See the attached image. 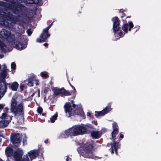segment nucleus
Listing matches in <instances>:
<instances>
[{"label":"nucleus","instance_id":"f257e3e1","mask_svg":"<svg viewBox=\"0 0 161 161\" xmlns=\"http://www.w3.org/2000/svg\"><path fill=\"white\" fill-rule=\"evenodd\" d=\"M21 0H8L6 2L0 1V5L6 7L4 12H1L0 10V24H3L5 25H13L16 23L18 20L19 17H14L10 14V11L14 14H18L22 10L23 6H21L18 3Z\"/></svg>","mask_w":161,"mask_h":161},{"label":"nucleus","instance_id":"f03ea898","mask_svg":"<svg viewBox=\"0 0 161 161\" xmlns=\"http://www.w3.org/2000/svg\"><path fill=\"white\" fill-rule=\"evenodd\" d=\"M95 142L92 140H88L84 143L77 150L79 153L85 158L94 159L93 154L95 147Z\"/></svg>","mask_w":161,"mask_h":161},{"label":"nucleus","instance_id":"7ed1b4c3","mask_svg":"<svg viewBox=\"0 0 161 161\" xmlns=\"http://www.w3.org/2000/svg\"><path fill=\"white\" fill-rule=\"evenodd\" d=\"M86 132V128L84 126L80 125H75L68 130H65L64 133H62L61 134V138H66L69 136H75L83 135Z\"/></svg>","mask_w":161,"mask_h":161},{"label":"nucleus","instance_id":"20e7f679","mask_svg":"<svg viewBox=\"0 0 161 161\" xmlns=\"http://www.w3.org/2000/svg\"><path fill=\"white\" fill-rule=\"evenodd\" d=\"M17 97L16 95L12 97L11 103V110L15 116L23 115L24 103L23 102H21L17 105Z\"/></svg>","mask_w":161,"mask_h":161},{"label":"nucleus","instance_id":"39448f33","mask_svg":"<svg viewBox=\"0 0 161 161\" xmlns=\"http://www.w3.org/2000/svg\"><path fill=\"white\" fill-rule=\"evenodd\" d=\"M10 141L15 147H18L21 144V140L19 133H11Z\"/></svg>","mask_w":161,"mask_h":161},{"label":"nucleus","instance_id":"423d86ee","mask_svg":"<svg viewBox=\"0 0 161 161\" xmlns=\"http://www.w3.org/2000/svg\"><path fill=\"white\" fill-rule=\"evenodd\" d=\"M112 20L113 23V28L114 31L115 33L114 35L116 37L117 36L118 37V38H119L121 36H123L122 35V33L121 32H119V34L116 33L119 30V25L120 20L117 17H115L113 18L112 19Z\"/></svg>","mask_w":161,"mask_h":161},{"label":"nucleus","instance_id":"0eeeda50","mask_svg":"<svg viewBox=\"0 0 161 161\" xmlns=\"http://www.w3.org/2000/svg\"><path fill=\"white\" fill-rule=\"evenodd\" d=\"M113 141V143H108L107 146L108 147H110L111 146L110 150H111V153L114 154V150L115 151V153L116 155H118V149L120 147V144H119V142L120 140L118 141H116L115 140H112Z\"/></svg>","mask_w":161,"mask_h":161},{"label":"nucleus","instance_id":"6e6552de","mask_svg":"<svg viewBox=\"0 0 161 161\" xmlns=\"http://www.w3.org/2000/svg\"><path fill=\"white\" fill-rule=\"evenodd\" d=\"M52 24L53 23L47 27L43 30L42 33L40 37L37 39V42H46L47 38L50 36V35L48 33V30Z\"/></svg>","mask_w":161,"mask_h":161},{"label":"nucleus","instance_id":"1a4fd4ad","mask_svg":"<svg viewBox=\"0 0 161 161\" xmlns=\"http://www.w3.org/2000/svg\"><path fill=\"white\" fill-rule=\"evenodd\" d=\"M24 153L23 151L18 148L14 151L13 157L15 161H20V160L22 158Z\"/></svg>","mask_w":161,"mask_h":161},{"label":"nucleus","instance_id":"9d476101","mask_svg":"<svg viewBox=\"0 0 161 161\" xmlns=\"http://www.w3.org/2000/svg\"><path fill=\"white\" fill-rule=\"evenodd\" d=\"M113 131L111 133V137L112 140H115L116 136L118 134L119 132V127L117 124L116 122H114L112 123Z\"/></svg>","mask_w":161,"mask_h":161},{"label":"nucleus","instance_id":"9b49d317","mask_svg":"<svg viewBox=\"0 0 161 161\" xmlns=\"http://www.w3.org/2000/svg\"><path fill=\"white\" fill-rule=\"evenodd\" d=\"M64 108L65 112L67 113H69V117H71L72 115H74L76 113L75 111L73 110L72 111V109L71 107V105L70 103H67L64 106ZM76 111V109L75 110Z\"/></svg>","mask_w":161,"mask_h":161},{"label":"nucleus","instance_id":"f8f14e48","mask_svg":"<svg viewBox=\"0 0 161 161\" xmlns=\"http://www.w3.org/2000/svg\"><path fill=\"white\" fill-rule=\"evenodd\" d=\"M5 152L7 158V160L9 161V158H12L13 157L14 152L13 148L8 146L6 148Z\"/></svg>","mask_w":161,"mask_h":161},{"label":"nucleus","instance_id":"ddd939ff","mask_svg":"<svg viewBox=\"0 0 161 161\" xmlns=\"http://www.w3.org/2000/svg\"><path fill=\"white\" fill-rule=\"evenodd\" d=\"M1 36L5 39H8L10 38L13 39L14 37L13 35H12L9 31L5 30H3L0 32Z\"/></svg>","mask_w":161,"mask_h":161},{"label":"nucleus","instance_id":"4468645a","mask_svg":"<svg viewBox=\"0 0 161 161\" xmlns=\"http://www.w3.org/2000/svg\"><path fill=\"white\" fill-rule=\"evenodd\" d=\"M28 156H29L31 161L36 159L37 156H39V153H37V150L36 149L31 150L28 152Z\"/></svg>","mask_w":161,"mask_h":161},{"label":"nucleus","instance_id":"2eb2a0df","mask_svg":"<svg viewBox=\"0 0 161 161\" xmlns=\"http://www.w3.org/2000/svg\"><path fill=\"white\" fill-rule=\"evenodd\" d=\"M133 26V25L132 22H130L129 24H124L122 27L123 30L126 33H127L128 31H130L131 28Z\"/></svg>","mask_w":161,"mask_h":161},{"label":"nucleus","instance_id":"dca6fc26","mask_svg":"<svg viewBox=\"0 0 161 161\" xmlns=\"http://www.w3.org/2000/svg\"><path fill=\"white\" fill-rule=\"evenodd\" d=\"M7 85H8L9 89L13 91H17L19 86V84L16 81L14 82L11 83H8Z\"/></svg>","mask_w":161,"mask_h":161},{"label":"nucleus","instance_id":"f3484780","mask_svg":"<svg viewBox=\"0 0 161 161\" xmlns=\"http://www.w3.org/2000/svg\"><path fill=\"white\" fill-rule=\"evenodd\" d=\"M7 83H0V93L3 95H4L7 92L8 86Z\"/></svg>","mask_w":161,"mask_h":161},{"label":"nucleus","instance_id":"a211bd4d","mask_svg":"<svg viewBox=\"0 0 161 161\" xmlns=\"http://www.w3.org/2000/svg\"><path fill=\"white\" fill-rule=\"evenodd\" d=\"M91 136L93 138L95 139H98L101 136L100 132L98 130L92 131L91 133Z\"/></svg>","mask_w":161,"mask_h":161},{"label":"nucleus","instance_id":"6ab92c4d","mask_svg":"<svg viewBox=\"0 0 161 161\" xmlns=\"http://www.w3.org/2000/svg\"><path fill=\"white\" fill-rule=\"evenodd\" d=\"M71 93L69 91L66 90L64 87L61 88V97H64L66 96H70Z\"/></svg>","mask_w":161,"mask_h":161},{"label":"nucleus","instance_id":"aec40b11","mask_svg":"<svg viewBox=\"0 0 161 161\" xmlns=\"http://www.w3.org/2000/svg\"><path fill=\"white\" fill-rule=\"evenodd\" d=\"M9 124L8 120H1L0 121V128H3L7 127Z\"/></svg>","mask_w":161,"mask_h":161},{"label":"nucleus","instance_id":"412c9836","mask_svg":"<svg viewBox=\"0 0 161 161\" xmlns=\"http://www.w3.org/2000/svg\"><path fill=\"white\" fill-rule=\"evenodd\" d=\"M35 80L34 77H31L27 79L26 81L27 82V85L30 86H33V81Z\"/></svg>","mask_w":161,"mask_h":161},{"label":"nucleus","instance_id":"4be33fe9","mask_svg":"<svg viewBox=\"0 0 161 161\" xmlns=\"http://www.w3.org/2000/svg\"><path fill=\"white\" fill-rule=\"evenodd\" d=\"M22 3H24L25 4H33L37 3L38 2V0H22Z\"/></svg>","mask_w":161,"mask_h":161},{"label":"nucleus","instance_id":"5701e85b","mask_svg":"<svg viewBox=\"0 0 161 161\" xmlns=\"http://www.w3.org/2000/svg\"><path fill=\"white\" fill-rule=\"evenodd\" d=\"M27 44H23L21 42L18 44L16 43V48L20 50H22L25 48Z\"/></svg>","mask_w":161,"mask_h":161},{"label":"nucleus","instance_id":"b1692460","mask_svg":"<svg viewBox=\"0 0 161 161\" xmlns=\"http://www.w3.org/2000/svg\"><path fill=\"white\" fill-rule=\"evenodd\" d=\"M52 90L55 96H57L60 94V89L58 88L57 87H53Z\"/></svg>","mask_w":161,"mask_h":161},{"label":"nucleus","instance_id":"393cba45","mask_svg":"<svg viewBox=\"0 0 161 161\" xmlns=\"http://www.w3.org/2000/svg\"><path fill=\"white\" fill-rule=\"evenodd\" d=\"M58 117V113H56L54 115H53L52 117H51L50 118V121L49 120L48 121V122H49L50 121L52 123L54 122L55 120L57 119Z\"/></svg>","mask_w":161,"mask_h":161},{"label":"nucleus","instance_id":"a878e982","mask_svg":"<svg viewBox=\"0 0 161 161\" xmlns=\"http://www.w3.org/2000/svg\"><path fill=\"white\" fill-rule=\"evenodd\" d=\"M111 106L110 104H108V106L106 107L105 108L102 110L104 113H105V114H107L112 109V108H111Z\"/></svg>","mask_w":161,"mask_h":161},{"label":"nucleus","instance_id":"bb28decb","mask_svg":"<svg viewBox=\"0 0 161 161\" xmlns=\"http://www.w3.org/2000/svg\"><path fill=\"white\" fill-rule=\"evenodd\" d=\"M7 75L6 70V69H3L0 73V77L4 79H5L7 76Z\"/></svg>","mask_w":161,"mask_h":161},{"label":"nucleus","instance_id":"cd10ccee","mask_svg":"<svg viewBox=\"0 0 161 161\" xmlns=\"http://www.w3.org/2000/svg\"><path fill=\"white\" fill-rule=\"evenodd\" d=\"M77 112L76 113L78 115H80L83 117L84 116H85L82 109L79 108L77 109Z\"/></svg>","mask_w":161,"mask_h":161},{"label":"nucleus","instance_id":"c85d7f7f","mask_svg":"<svg viewBox=\"0 0 161 161\" xmlns=\"http://www.w3.org/2000/svg\"><path fill=\"white\" fill-rule=\"evenodd\" d=\"M105 113L103 111V110L98 112L96 111L95 112V115L96 117H98L99 116L104 115Z\"/></svg>","mask_w":161,"mask_h":161},{"label":"nucleus","instance_id":"c756f323","mask_svg":"<svg viewBox=\"0 0 161 161\" xmlns=\"http://www.w3.org/2000/svg\"><path fill=\"white\" fill-rule=\"evenodd\" d=\"M41 75L42 77L47 79L49 77L48 72L47 71H43L41 73Z\"/></svg>","mask_w":161,"mask_h":161},{"label":"nucleus","instance_id":"7c9ffc66","mask_svg":"<svg viewBox=\"0 0 161 161\" xmlns=\"http://www.w3.org/2000/svg\"><path fill=\"white\" fill-rule=\"evenodd\" d=\"M42 147V145L38 146V149L37 150V153H39V155L40 153L42 154L44 152V148Z\"/></svg>","mask_w":161,"mask_h":161},{"label":"nucleus","instance_id":"2f4dec72","mask_svg":"<svg viewBox=\"0 0 161 161\" xmlns=\"http://www.w3.org/2000/svg\"><path fill=\"white\" fill-rule=\"evenodd\" d=\"M49 91H51L50 88H48V87H45L42 91L44 93V99H45V98H46L47 94V93Z\"/></svg>","mask_w":161,"mask_h":161},{"label":"nucleus","instance_id":"473e14b6","mask_svg":"<svg viewBox=\"0 0 161 161\" xmlns=\"http://www.w3.org/2000/svg\"><path fill=\"white\" fill-rule=\"evenodd\" d=\"M69 85L70 86L73 88V89L74 90V91H71V93L73 92V94H72L75 97L76 95V89H75V87L73 85H72L71 84H70V83H69Z\"/></svg>","mask_w":161,"mask_h":161},{"label":"nucleus","instance_id":"72a5a7b5","mask_svg":"<svg viewBox=\"0 0 161 161\" xmlns=\"http://www.w3.org/2000/svg\"><path fill=\"white\" fill-rule=\"evenodd\" d=\"M42 111L43 109L41 107H39L37 109V112L39 114H41Z\"/></svg>","mask_w":161,"mask_h":161},{"label":"nucleus","instance_id":"f704fd0d","mask_svg":"<svg viewBox=\"0 0 161 161\" xmlns=\"http://www.w3.org/2000/svg\"><path fill=\"white\" fill-rule=\"evenodd\" d=\"M11 68L13 70H15L16 69V65L14 62H13L11 64Z\"/></svg>","mask_w":161,"mask_h":161},{"label":"nucleus","instance_id":"c9c22d12","mask_svg":"<svg viewBox=\"0 0 161 161\" xmlns=\"http://www.w3.org/2000/svg\"><path fill=\"white\" fill-rule=\"evenodd\" d=\"M8 115L6 113H3L2 115L0 117V118L2 119H5Z\"/></svg>","mask_w":161,"mask_h":161},{"label":"nucleus","instance_id":"e433bc0d","mask_svg":"<svg viewBox=\"0 0 161 161\" xmlns=\"http://www.w3.org/2000/svg\"><path fill=\"white\" fill-rule=\"evenodd\" d=\"M7 83L6 82L5 79H4L0 77V83Z\"/></svg>","mask_w":161,"mask_h":161},{"label":"nucleus","instance_id":"4c0bfd02","mask_svg":"<svg viewBox=\"0 0 161 161\" xmlns=\"http://www.w3.org/2000/svg\"><path fill=\"white\" fill-rule=\"evenodd\" d=\"M13 117V116H10L9 115H8L6 117V119H8V121H9V123L11 122V120L12 119V117Z\"/></svg>","mask_w":161,"mask_h":161},{"label":"nucleus","instance_id":"58836bf2","mask_svg":"<svg viewBox=\"0 0 161 161\" xmlns=\"http://www.w3.org/2000/svg\"><path fill=\"white\" fill-rule=\"evenodd\" d=\"M27 33L28 36H30L32 33L31 29H28L27 31Z\"/></svg>","mask_w":161,"mask_h":161},{"label":"nucleus","instance_id":"ea45409f","mask_svg":"<svg viewBox=\"0 0 161 161\" xmlns=\"http://www.w3.org/2000/svg\"><path fill=\"white\" fill-rule=\"evenodd\" d=\"M8 110L9 108L8 107H5L3 109V111L7 113L8 112Z\"/></svg>","mask_w":161,"mask_h":161},{"label":"nucleus","instance_id":"a19ab883","mask_svg":"<svg viewBox=\"0 0 161 161\" xmlns=\"http://www.w3.org/2000/svg\"><path fill=\"white\" fill-rule=\"evenodd\" d=\"M23 144L27 143V138L26 137H25L24 138H23Z\"/></svg>","mask_w":161,"mask_h":161},{"label":"nucleus","instance_id":"79ce46f5","mask_svg":"<svg viewBox=\"0 0 161 161\" xmlns=\"http://www.w3.org/2000/svg\"><path fill=\"white\" fill-rule=\"evenodd\" d=\"M5 105L4 104H0V110H1L3 108Z\"/></svg>","mask_w":161,"mask_h":161},{"label":"nucleus","instance_id":"37998d69","mask_svg":"<svg viewBox=\"0 0 161 161\" xmlns=\"http://www.w3.org/2000/svg\"><path fill=\"white\" fill-rule=\"evenodd\" d=\"M24 85H20V89L21 91H23L24 90Z\"/></svg>","mask_w":161,"mask_h":161},{"label":"nucleus","instance_id":"c03bdc74","mask_svg":"<svg viewBox=\"0 0 161 161\" xmlns=\"http://www.w3.org/2000/svg\"><path fill=\"white\" fill-rule=\"evenodd\" d=\"M124 137V136L123 134H120L119 138L120 139V140H121L122 139H123Z\"/></svg>","mask_w":161,"mask_h":161},{"label":"nucleus","instance_id":"a18cd8bd","mask_svg":"<svg viewBox=\"0 0 161 161\" xmlns=\"http://www.w3.org/2000/svg\"><path fill=\"white\" fill-rule=\"evenodd\" d=\"M92 123L93 124H95V125H97V121H95V120H94L93 121H92Z\"/></svg>","mask_w":161,"mask_h":161},{"label":"nucleus","instance_id":"49530a36","mask_svg":"<svg viewBox=\"0 0 161 161\" xmlns=\"http://www.w3.org/2000/svg\"><path fill=\"white\" fill-rule=\"evenodd\" d=\"M40 158L41 159L42 158L43 160H44V158L43 156V154H41L40 156Z\"/></svg>","mask_w":161,"mask_h":161},{"label":"nucleus","instance_id":"de8ad7c7","mask_svg":"<svg viewBox=\"0 0 161 161\" xmlns=\"http://www.w3.org/2000/svg\"><path fill=\"white\" fill-rule=\"evenodd\" d=\"M40 90L39 89H38V97H39L40 96Z\"/></svg>","mask_w":161,"mask_h":161},{"label":"nucleus","instance_id":"09e8293b","mask_svg":"<svg viewBox=\"0 0 161 161\" xmlns=\"http://www.w3.org/2000/svg\"><path fill=\"white\" fill-rule=\"evenodd\" d=\"M36 92H35L34 93H33L31 96V99H32V97L34 96L35 93H36Z\"/></svg>","mask_w":161,"mask_h":161},{"label":"nucleus","instance_id":"8fccbe9b","mask_svg":"<svg viewBox=\"0 0 161 161\" xmlns=\"http://www.w3.org/2000/svg\"><path fill=\"white\" fill-rule=\"evenodd\" d=\"M48 139H47L45 141H44V142H45V143L47 144V143H48Z\"/></svg>","mask_w":161,"mask_h":161},{"label":"nucleus","instance_id":"3c124183","mask_svg":"<svg viewBox=\"0 0 161 161\" xmlns=\"http://www.w3.org/2000/svg\"><path fill=\"white\" fill-rule=\"evenodd\" d=\"M91 115V114L89 112H87V116H90Z\"/></svg>","mask_w":161,"mask_h":161},{"label":"nucleus","instance_id":"603ef678","mask_svg":"<svg viewBox=\"0 0 161 161\" xmlns=\"http://www.w3.org/2000/svg\"><path fill=\"white\" fill-rule=\"evenodd\" d=\"M49 84L51 85L52 86L53 84V82L52 81H51L49 82Z\"/></svg>","mask_w":161,"mask_h":161},{"label":"nucleus","instance_id":"864d4df0","mask_svg":"<svg viewBox=\"0 0 161 161\" xmlns=\"http://www.w3.org/2000/svg\"><path fill=\"white\" fill-rule=\"evenodd\" d=\"M69 158H69L68 156L67 157V158L66 159V161H69Z\"/></svg>","mask_w":161,"mask_h":161},{"label":"nucleus","instance_id":"5fc2aeb1","mask_svg":"<svg viewBox=\"0 0 161 161\" xmlns=\"http://www.w3.org/2000/svg\"><path fill=\"white\" fill-rule=\"evenodd\" d=\"M42 115L43 116H46V114L45 113H43L42 114Z\"/></svg>","mask_w":161,"mask_h":161},{"label":"nucleus","instance_id":"6e6d98bb","mask_svg":"<svg viewBox=\"0 0 161 161\" xmlns=\"http://www.w3.org/2000/svg\"><path fill=\"white\" fill-rule=\"evenodd\" d=\"M75 107H76V105L74 104H73L72 107L74 108H75Z\"/></svg>","mask_w":161,"mask_h":161},{"label":"nucleus","instance_id":"4d7b16f0","mask_svg":"<svg viewBox=\"0 0 161 161\" xmlns=\"http://www.w3.org/2000/svg\"><path fill=\"white\" fill-rule=\"evenodd\" d=\"M3 57V55H0V59L2 58Z\"/></svg>","mask_w":161,"mask_h":161},{"label":"nucleus","instance_id":"13d9d810","mask_svg":"<svg viewBox=\"0 0 161 161\" xmlns=\"http://www.w3.org/2000/svg\"><path fill=\"white\" fill-rule=\"evenodd\" d=\"M48 44L46 43H44V45L45 46V47H47V46H48Z\"/></svg>","mask_w":161,"mask_h":161},{"label":"nucleus","instance_id":"bf43d9fd","mask_svg":"<svg viewBox=\"0 0 161 161\" xmlns=\"http://www.w3.org/2000/svg\"><path fill=\"white\" fill-rule=\"evenodd\" d=\"M38 82H39L38 81H37V80H36V85H39Z\"/></svg>","mask_w":161,"mask_h":161},{"label":"nucleus","instance_id":"052dcab7","mask_svg":"<svg viewBox=\"0 0 161 161\" xmlns=\"http://www.w3.org/2000/svg\"><path fill=\"white\" fill-rule=\"evenodd\" d=\"M71 103H72L73 104V103H74V101H73V100H71Z\"/></svg>","mask_w":161,"mask_h":161},{"label":"nucleus","instance_id":"680f3d73","mask_svg":"<svg viewBox=\"0 0 161 161\" xmlns=\"http://www.w3.org/2000/svg\"><path fill=\"white\" fill-rule=\"evenodd\" d=\"M0 161H3V160H2L0 158Z\"/></svg>","mask_w":161,"mask_h":161},{"label":"nucleus","instance_id":"e2e57ef3","mask_svg":"<svg viewBox=\"0 0 161 161\" xmlns=\"http://www.w3.org/2000/svg\"><path fill=\"white\" fill-rule=\"evenodd\" d=\"M24 32H25L24 31H23L22 32V33H24Z\"/></svg>","mask_w":161,"mask_h":161},{"label":"nucleus","instance_id":"0e129e2a","mask_svg":"<svg viewBox=\"0 0 161 161\" xmlns=\"http://www.w3.org/2000/svg\"><path fill=\"white\" fill-rule=\"evenodd\" d=\"M1 65L0 64V69H1Z\"/></svg>","mask_w":161,"mask_h":161},{"label":"nucleus","instance_id":"69168bd1","mask_svg":"<svg viewBox=\"0 0 161 161\" xmlns=\"http://www.w3.org/2000/svg\"><path fill=\"white\" fill-rule=\"evenodd\" d=\"M2 140V138H0V141H1Z\"/></svg>","mask_w":161,"mask_h":161},{"label":"nucleus","instance_id":"338daca9","mask_svg":"<svg viewBox=\"0 0 161 161\" xmlns=\"http://www.w3.org/2000/svg\"><path fill=\"white\" fill-rule=\"evenodd\" d=\"M0 136H1V135H0Z\"/></svg>","mask_w":161,"mask_h":161},{"label":"nucleus","instance_id":"774afa93","mask_svg":"<svg viewBox=\"0 0 161 161\" xmlns=\"http://www.w3.org/2000/svg\"><path fill=\"white\" fill-rule=\"evenodd\" d=\"M39 161H42V160H39Z\"/></svg>","mask_w":161,"mask_h":161}]
</instances>
